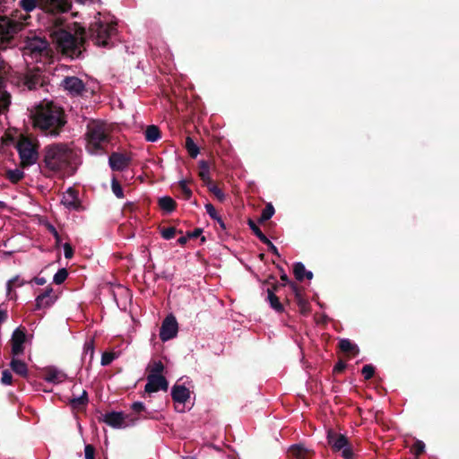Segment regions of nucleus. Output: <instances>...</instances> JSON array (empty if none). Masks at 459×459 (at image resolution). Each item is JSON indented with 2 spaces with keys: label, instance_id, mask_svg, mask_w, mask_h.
<instances>
[{
  "label": "nucleus",
  "instance_id": "obj_1",
  "mask_svg": "<svg viewBox=\"0 0 459 459\" xmlns=\"http://www.w3.org/2000/svg\"><path fill=\"white\" fill-rule=\"evenodd\" d=\"M65 22L61 17L55 18L50 36L59 52L72 59L78 58L85 50L86 30L84 28H80L78 30L80 37H77L65 28Z\"/></svg>",
  "mask_w": 459,
  "mask_h": 459
},
{
  "label": "nucleus",
  "instance_id": "obj_2",
  "mask_svg": "<svg viewBox=\"0 0 459 459\" xmlns=\"http://www.w3.org/2000/svg\"><path fill=\"white\" fill-rule=\"evenodd\" d=\"M33 126L45 135L57 136L66 124L64 109L53 102L43 101L32 115Z\"/></svg>",
  "mask_w": 459,
  "mask_h": 459
},
{
  "label": "nucleus",
  "instance_id": "obj_3",
  "mask_svg": "<svg viewBox=\"0 0 459 459\" xmlns=\"http://www.w3.org/2000/svg\"><path fill=\"white\" fill-rule=\"evenodd\" d=\"M39 167L43 173L61 172L71 166L77 157L75 152L66 143H58L45 146Z\"/></svg>",
  "mask_w": 459,
  "mask_h": 459
},
{
  "label": "nucleus",
  "instance_id": "obj_4",
  "mask_svg": "<svg viewBox=\"0 0 459 459\" xmlns=\"http://www.w3.org/2000/svg\"><path fill=\"white\" fill-rule=\"evenodd\" d=\"M86 150L89 153L101 155L108 152L107 147L111 137L106 130L105 125L100 121H91L87 125L85 133Z\"/></svg>",
  "mask_w": 459,
  "mask_h": 459
},
{
  "label": "nucleus",
  "instance_id": "obj_5",
  "mask_svg": "<svg viewBox=\"0 0 459 459\" xmlns=\"http://www.w3.org/2000/svg\"><path fill=\"white\" fill-rule=\"evenodd\" d=\"M117 24L108 23L97 21L90 24L86 37H88L96 46L111 48L112 37L117 33Z\"/></svg>",
  "mask_w": 459,
  "mask_h": 459
},
{
  "label": "nucleus",
  "instance_id": "obj_6",
  "mask_svg": "<svg viewBox=\"0 0 459 459\" xmlns=\"http://www.w3.org/2000/svg\"><path fill=\"white\" fill-rule=\"evenodd\" d=\"M38 5L46 13L57 14L68 12L72 7V0H21L20 6L30 13Z\"/></svg>",
  "mask_w": 459,
  "mask_h": 459
},
{
  "label": "nucleus",
  "instance_id": "obj_7",
  "mask_svg": "<svg viewBox=\"0 0 459 459\" xmlns=\"http://www.w3.org/2000/svg\"><path fill=\"white\" fill-rule=\"evenodd\" d=\"M38 148L39 145L28 137H22L18 141L16 149L20 158V167L22 169H26L39 162Z\"/></svg>",
  "mask_w": 459,
  "mask_h": 459
},
{
  "label": "nucleus",
  "instance_id": "obj_8",
  "mask_svg": "<svg viewBox=\"0 0 459 459\" xmlns=\"http://www.w3.org/2000/svg\"><path fill=\"white\" fill-rule=\"evenodd\" d=\"M326 438L333 452H342V456L344 459L354 458L352 446L351 445L348 437L343 434L337 433L333 429H330L327 430Z\"/></svg>",
  "mask_w": 459,
  "mask_h": 459
},
{
  "label": "nucleus",
  "instance_id": "obj_9",
  "mask_svg": "<svg viewBox=\"0 0 459 459\" xmlns=\"http://www.w3.org/2000/svg\"><path fill=\"white\" fill-rule=\"evenodd\" d=\"M21 22L11 20L7 17H0V49H5L11 43L14 35L23 29Z\"/></svg>",
  "mask_w": 459,
  "mask_h": 459
},
{
  "label": "nucleus",
  "instance_id": "obj_10",
  "mask_svg": "<svg viewBox=\"0 0 459 459\" xmlns=\"http://www.w3.org/2000/svg\"><path fill=\"white\" fill-rule=\"evenodd\" d=\"M139 418L134 417L132 414H126L122 411L107 412L100 418V420L105 422L114 429L126 428L134 425Z\"/></svg>",
  "mask_w": 459,
  "mask_h": 459
},
{
  "label": "nucleus",
  "instance_id": "obj_11",
  "mask_svg": "<svg viewBox=\"0 0 459 459\" xmlns=\"http://www.w3.org/2000/svg\"><path fill=\"white\" fill-rule=\"evenodd\" d=\"M178 324L173 315H169L163 320L160 329V338L162 342H167L177 336Z\"/></svg>",
  "mask_w": 459,
  "mask_h": 459
},
{
  "label": "nucleus",
  "instance_id": "obj_12",
  "mask_svg": "<svg viewBox=\"0 0 459 459\" xmlns=\"http://www.w3.org/2000/svg\"><path fill=\"white\" fill-rule=\"evenodd\" d=\"M169 388V382L162 375L149 374L147 376V384L144 386V392L152 394L160 390L167 391Z\"/></svg>",
  "mask_w": 459,
  "mask_h": 459
},
{
  "label": "nucleus",
  "instance_id": "obj_13",
  "mask_svg": "<svg viewBox=\"0 0 459 459\" xmlns=\"http://www.w3.org/2000/svg\"><path fill=\"white\" fill-rule=\"evenodd\" d=\"M131 163V158L125 153L112 152L108 158V164L113 171H123Z\"/></svg>",
  "mask_w": 459,
  "mask_h": 459
},
{
  "label": "nucleus",
  "instance_id": "obj_14",
  "mask_svg": "<svg viewBox=\"0 0 459 459\" xmlns=\"http://www.w3.org/2000/svg\"><path fill=\"white\" fill-rule=\"evenodd\" d=\"M63 87L73 95H82L85 91L83 82L75 76H68L63 80Z\"/></svg>",
  "mask_w": 459,
  "mask_h": 459
},
{
  "label": "nucleus",
  "instance_id": "obj_15",
  "mask_svg": "<svg viewBox=\"0 0 459 459\" xmlns=\"http://www.w3.org/2000/svg\"><path fill=\"white\" fill-rule=\"evenodd\" d=\"M290 290L294 294L295 301L302 315H307L310 312L309 302L302 295V288L296 282L290 283Z\"/></svg>",
  "mask_w": 459,
  "mask_h": 459
},
{
  "label": "nucleus",
  "instance_id": "obj_16",
  "mask_svg": "<svg viewBox=\"0 0 459 459\" xmlns=\"http://www.w3.org/2000/svg\"><path fill=\"white\" fill-rule=\"evenodd\" d=\"M247 224L249 228L252 230L253 233L268 247V250L272 252L273 255L280 256L278 248L272 243V241L263 233L260 228L256 225V223L252 220L248 219Z\"/></svg>",
  "mask_w": 459,
  "mask_h": 459
},
{
  "label": "nucleus",
  "instance_id": "obj_17",
  "mask_svg": "<svg viewBox=\"0 0 459 459\" xmlns=\"http://www.w3.org/2000/svg\"><path fill=\"white\" fill-rule=\"evenodd\" d=\"M24 84L29 90H35L43 85L41 71L38 68L28 71L24 75Z\"/></svg>",
  "mask_w": 459,
  "mask_h": 459
},
{
  "label": "nucleus",
  "instance_id": "obj_18",
  "mask_svg": "<svg viewBox=\"0 0 459 459\" xmlns=\"http://www.w3.org/2000/svg\"><path fill=\"white\" fill-rule=\"evenodd\" d=\"M289 456L295 459H310L314 451L306 447L303 444L292 445L288 450Z\"/></svg>",
  "mask_w": 459,
  "mask_h": 459
},
{
  "label": "nucleus",
  "instance_id": "obj_19",
  "mask_svg": "<svg viewBox=\"0 0 459 459\" xmlns=\"http://www.w3.org/2000/svg\"><path fill=\"white\" fill-rule=\"evenodd\" d=\"M62 204L69 209L79 210L81 207V202L78 198V192L75 189L69 187L63 196Z\"/></svg>",
  "mask_w": 459,
  "mask_h": 459
},
{
  "label": "nucleus",
  "instance_id": "obj_20",
  "mask_svg": "<svg viewBox=\"0 0 459 459\" xmlns=\"http://www.w3.org/2000/svg\"><path fill=\"white\" fill-rule=\"evenodd\" d=\"M53 289L48 287L41 294L36 298V309H41L43 307H48L54 304L56 297L52 295Z\"/></svg>",
  "mask_w": 459,
  "mask_h": 459
},
{
  "label": "nucleus",
  "instance_id": "obj_21",
  "mask_svg": "<svg viewBox=\"0 0 459 459\" xmlns=\"http://www.w3.org/2000/svg\"><path fill=\"white\" fill-rule=\"evenodd\" d=\"M171 397L174 403L185 404L190 398V391L183 385H174L171 388Z\"/></svg>",
  "mask_w": 459,
  "mask_h": 459
},
{
  "label": "nucleus",
  "instance_id": "obj_22",
  "mask_svg": "<svg viewBox=\"0 0 459 459\" xmlns=\"http://www.w3.org/2000/svg\"><path fill=\"white\" fill-rule=\"evenodd\" d=\"M66 377V375L54 367H49L45 370L44 379L49 383H61Z\"/></svg>",
  "mask_w": 459,
  "mask_h": 459
},
{
  "label": "nucleus",
  "instance_id": "obj_23",
  "mask_svg": "<svg viewBox=\"0 0 459 459\" xmlns=\"http://www.w3.org/2000/svg\"><path fill=\"white\" fill-rule=\"evenodd\" d=\"M12 370L22 377L27 378L29 377V369L27 364L18 359L13 358L10 362Z\"/></svg>",
  "mask_w": 459,
  "mask_h": 459
},
{
  "label": "nucleus",
  "instance_id": "obj_24",
  "mask_svg": "<svg viewBox=\"0 0 459 459\" xmlns=\"http://www.w3.org/2000/svg\"><path fill=\"white\" fill-rule=\"evenodd\" d=\"M339 348L342 352H344L348 355H351L352 357H355L359 352V349L357 346V344L353 343L349 339H342L339 342Z\"/></svg>",
  "mask_w": 459,
  "mask_h": 459
},
{
  "label": "nucleus",
  "instance_id": "obj_25",
  "mask_svg": "<svg viewBox=\"0 0 459 459\" xmlns=\"http://www.w3.org/2000/svg\"><path fill=\"white\" fill-rule=\"evenodd\" d=\"M88 393L82 390V394L79 397H71L69 399V404L73 409L80 410L88 404Z\"/></svg>",
  "mask_w": 459,
  "mask_h": 459
},
{
  "label": "nucleus",
  "instance_id": "obj_26",
  "mask_svg": "<svg viewBox=\"0 0 459 459\" xmlns=\"http://www.w3.org/2000/svg\"><path fill=\"white\" fill-rule=\"evenodd\" d=\"M144 137L147 142H157L161 137L159 126L155 125L148 126L144 131Z\"/></svg>",
  "mask_w": 459,
  "mask_h": 459
},
{
  "label": "nucleus",
  "instance_id": "obj_27",
  "mask_svg": "<svg viewBox=\"0 0 459 459\" xmlns=\"http://www.w3.org/2000/svg\"><path fill=\"white\" fill-rule=\"evenodd\" d=\"M159 206L160 209L167 212L170 213L177 208V203L176 201L171 198L170 196H163L159 199Z\"/></svg>",
  "mask_w": 459,
  "mask_h": 459
},
{
  "label": "nucleus",
  "instance_id": "obj_28",
  "mask_svg": "<svg viewBox=\"0 0 459 459\" xmlns=\"http://www.w3.org/2000/svg\"><path fill=\"white\" fill-rule=\"evenodd\" d=\"M267 301L276 312L282 313L284 311L282 303L280 302L278 296L273 292V290H267Z\"/></svg>",
  "mask_w": 459,
  "mask_h": 459
},
{
  "label": "nucleus",
  "instance_id": "obj_29",
  "mask_svg": "<svg viewBox=\"0 0 459 459\" xmlns=\"http://www.w3.org/2000/svg\"><path fill=\"white\" fill-rule=\"evenodd\" d=\"M205 210H206V212L209 214V216L212 220L217 221V223L219 224V226L221 230H225L227 229L224 221L222 220V218L221 216L218 215L214 206L212 204H210V203L206 204Z\"/></svg>",
  "mask_w": 459,
  "mask_h": 459
},
{
  "label": "nucleus",
  "instance_id": "obj_30",
  "mask_svg": "<svg viewBox=\"0 0 459 459\" xmlns=\"http://www.w3.org/2000/svg\"><path fill=\"white\" fill-rule=\"evenodd\" d=\"M25 177V174L22 170L19 169H7L5 172V178L12 183V184H17L22 179H23Z\"/></svg>",
  "mask_w": 459,
  "mask_h": 459
},
{
  "label": "nucleus",
  "instance_id": "obj_31",
  "mask_svg": "<svg viewBox=\"0 0 459 459\" xmlns=\"http://www.w3.org/2000/svg\"><path fill=\"white\" fill-rule=\"evenodd\" d=\"M164 364L160 360H152L148 364V367L146 370L149 372V374L153 375H162V372L164 371Z\"/></svg>",
  "mask_w": 459,
  "mask_h": 459
},
{
  "label": "nucleus",
  "instance_id": "obj_32",
  "mask_svg": "<svg viewBox=\"0 0 459 459\" xmlns=\"http://www.w3.org/2000/svg\"><path fill=\"white\" fill-rule=\"evenodd\" d=\"M185 147L190 157L195 158L198 155L199 148L191 137L186 138Z\"/></svg>",
  "mask_w": 459,
  "mask_h": 459
},
{
  "label": "nucleus",
  "instance_id": "obj_33",
  "mask_svg": "<svg viewBox=\"0 0 459 459\" xmlns=\"http://www.w3.org/2000/svg\"><path fill=\"white\" fill-rule=\"evenodd\" d=\"M274 208L272 204H266V206L263 209L260 218L258 219L259 223H264L266 221L270 220L274 214Z\"/></svg>",
  "mask_w": 459,
  "mask_h": 459
},
{
  "label": "nucleus",
  "instance_id": "obj_34",
  "mask_svg": "<svg viewBox=\"0 0 459 459\" xmlns=\"http://www.w3.org/2000/svg\"><path fill=\"white\" fill-rule=\"evenodd\" d=\"M178 190L185 200H189L193 195L192 190L187 186V180L186 179L178 182Z\"/></svg>",
  "mask_w": 459,
  "mask_h": 459
},
{
  "label": "nucleus",
  "instance_id": "obj_35",
  "mask_svg": "<svg viewBox=\"0 0 459 459\" xmlns=\"http://www.w3.org/2000/svg\"><path fill=\"white\" fill-rule=\"evenodd\" d=\"M306 272L305 265L301 262L293 264V273L297 281H302Z\"/></svg>",
  "mask_w": 459,
  "mask_h": 459
},
{
  "label": "nucleus",
  "instance_id": "obj_36",
  "mask_svg": "<svg viewBox=\"0 0 459 459\" xmlns=\"http://www.w3.org/2000/svg\"><path fill=\"white\" fill-rule=\"evenodd\" d=\"M26 340L25 333L21 330L20 328H17L14 330L12 335L11 342L12 343H18V344H23Z\"/></svg>",
  "mask_w": 459,
  "mask_h": 459
},
{
  "label": "nucleus",
  "instance_id": "obj_37",
  "mask_svg": "<svg viewBox=\"0 0 459 459\" xmlns=\"http://www.w3.org/2000/svg\"><path fill=\"white\" fill-rule=\"evenodd\" d=\"M111 189H112L113 194L117 198H123L125 196L124 195L123 188H122L120 183L118 182V180L117 179L116 177L112 178V180H111Z\"/></svg>",
  "mask_w": 459,
  "mask_h": 459
},
{
  "label": "nucleus",
  "instance_id": "obj_38",
  "mask_svg": "<svg viewBox=\"0 0 459 459\" xmlns=\"http://www.w3.org/2000/svg\"><path fill=\"white\" fill-rule=\"evenodd\" d=\"M68 277V272L65 268L59 269L54 275V283L59 285L62 284Z\"/></svg>",
  "mask_w": 459,
  "mask_h": 459
},
{
  "label": "nucleus",
  "instance_id": "obj_39",
  "mask_svg": "<svg viewBox=\"0 0 459 459\" xmlns=\"http://www.w3.org/2000/svg\"><path fill=\"white\" fill-rule=\"evenodd\" d=\"M200 178L210 177V164L207 160L199 161V173Z\"/></svg>",
  "mask_w": 459,
  "mask_h": 459
},
{
  "label": "nucleus",
  "instance_id": "obj_40",
  "mask_svg": "<svg viewBox=\"0 0 459 459\" xmlns=\"http://www.w3.org/2000/svg\"><path fill=\"white\" fill-rule=\"evenodd\" d=\"M11 104V95L7 91H4L0 99V113L8 108Z\"/></svg>",
  "mask_w": 459,
  "mask_h": 459
},
{
  "label": "nucleus",
  "instance_id": "obj_41",
  "mask_svg": "<svg viewBox=\"0 0 459 459\" xmlns=\"http://www.w3.org/2000/svg\"><path fill=\"white\" fill-rule=\"evenodd\" d=\"M131 409L133 410V411L134 413L144 412L145 414L143 415V418H145V419L150 417V412H148L146 411V408H145L144 404L142 402H134L131 405Z\"/></svg>",
  "mask_w": 459,
  "mask_h": 459
},
{
  "label": "nucleus",
  "instance_id": "obj_42",
  "mask_svg": "<svg viewBox=\"0 0 459 459\" xmlns=\"http://www.w3.org/2000/svg\"><path fill=\"white\" fill-rule=\"evenodd\" d=\"M361 373L365 378V380H369L373 377L375 374V367L371 364H367L363 366L361 369Z\"/></svg>",
  "mask_w": 459,
  "mask_h": 459
},
{
  "label": "nucleus",
  "instance_id": "obj_43",
  "mask_svg": "<svg viewBox=\"0 0 459 459\" xmlns=\"http://www.w3.org/2000/svg\"><path fill=\"white\" fill-rule=\"evenodd\" d=\"M29 48L31 50V52L41 53L46 48V42L42 40L30 42L29 44Z\"/></svg>",
  "mask_w": 459,
  "mask_h": 459
},
{
  "label": "nucleus",
  "instance_id": "obj_44",
  "mask_svg": "<svg viewBox=\"0 0 459 459\" xmlns=\"http://www.w3.org/2000/svg\"><path fill=\"white\" fill-rule=\"evenodd\" d=\"M219 201L223 202L225 200V194L215 184L211 186L208 189Z\"/></svg>",
  "mask_w": 459,
  "mask_h": 459
},
{
  "label": "nucleus",
  "instance_id": "obj_45",
  "mask_svg": "<svg viewBox=\"0 0 459 459\" xmlns=\"http://www.w3.org/2000/svg\"><path fill=\"white\" fill-rule=\"evenodd\" d=\"M177 230L174 227L163 228L160 234L164 239H171L175 237Z\"/></svg>",
  "mask_w": 459,
  "mask_h": 459
},
{
  "label": "nucleus",
  "instance_id": "obj_46",
  "mask_svg": "<svg viewBox=\"0 0 459 459\" xmlns=\"http://www.w3.org/2000/svg\"><path fill=\"white\" fill-rule=\"evenodd\" d=\"M411 450H412V453L416 455V456H419L420 455H422L425 451V444L420 441V440H417L412 447H411Z\"/></svg>",
  "mask_w": 459,
  "mask_h": 459
},
{
  "label": "nucleus",
  "instance_id": "obj_47",
  "mask_svg": "<svg viewBox=\"0 0 459 459\" xmlns=\"http://www.w3.org/2000/svg\"><path fill=\"white\" fill-rule=\"evenodd\" d=\"M1 383L4 385H10L13 384V375L8 369H4L2 372Z\"/></svg>",
  "mask_w": 459,
  "mask_h": 459
},
{
  "label": "nucleus",
  "instance_id": "obj_48",
  "mask_svg": "<svg viewBox=\"0 0 459 459\" xmlns=\"http://www.w3.org/2000/svg\"><path fill=\"white\" fill-rule=\"evenodd\" d=\"M116 359V354L113 352H104L101 356V365L108 366Z\"/></svg>",
  "mask_w": 459,
  "mask_h": 459
},
{
  "label": "nucleus",
  "instance_id": "obj_49",
  "mask_svg": "<svg viewBox=\"0 0 459 459\" xmlns=\"http://www.w3.org/2000/svg\"><path fill=\"white\" fill-rule=\"evenodd\" d=\"M47 229L55 238L56 244L59 245L61 242V237H60L59 233L57 232L56 229L50 223L47 224Z\"/></svg>",
  "mask_w": 459,
  "mask_h": 459
},
{
  "label": "nucleus",
  "instance_id": "obj_50",
  "mask_svg": "<svg viewBox=\"0 0 459 459\" xmlns=\"http://www.w3.org/2000/svg\"><path fill=\"white\" fill-rule=\"evenodd\" d=\"M85 459H95V448L92 445H86L84 448Z\"/></svg>",
  "mask_w": 459,
  "mask_h": 459
},
{
  "label": "nucleus",
  "instance_id": "obj_51",
  "mask_svg": "<svg viewBox=\"0 0 459 459\" xmlns=\"http://www.w3.org/2000/svg\"><path fill=\"white\" fill-rule=\"evenodd\" d=\"M347 365L343 360H339L333 367V374H340L343 372L346 368Z\"/></svg>",
  "mask_w": 459,
  "mask_h": 459
},
{
  "label": "nucleus",
  "instance_id": "obj_52",
  "mask_svg": "<svg viewBox=\"0 0 459 459\" xmlns=\"http://www.w3.org/2000/svg\"><path fill=\"white\" fill-rule=\"evenodd\" d=\"M64 252H65V257L66 259H71L74 256V249L69 243H65L64 245Z\"/></svg>",
  "mask_w": 459,
  "mask_h": 459
},
{
  "label": "nucleus",
  "instance_id": "obj_53",
  "mask_svg": "<svg viewBox=\"0 0 459 459\" xmlns=\"http://www.w3.org/2000/svg\"><path fill=\"white\" fill-rule=\"evenodd\" d=\"M23 344L12 343V353L14 356L20 355L23 352Z\"/></svg>",
  "mask_w": 459,
  "mask_h": 459
},
{
  "label": "nucleus",
  "instance_id": "obj_54",
  "mask_svg": "<svg viewBox=\"0 0 459 459\" xmlns=\"http://www.w3.org/2000/svg\"><path fill=\"white\" fill-rule=\"evenodd\" d=\"M277 268L279 269V271L281 272V280L283 281V284L286 285L288 284L290 287V283L292 281H290L288 275L286 274V273L284 272L283 268L280 265H277Z\"/></svg>",
  "mask_w": 459,
  "mask_h": 459
},
{
  "label": "nucleus",
  "instance_id": "obj_55",
  "mask_svg": "<svg viewBox=\"0 0 459 459\" xmlns=\"http://www.w3.org/2000/svg\"><path fill=\"white\" fill-rule=\"evenodd\" d=\"M202 232H203L202 229L196 228L193 231L188 232L186 235H187L188 238H196L199 236H201Z\"/></svg>",
  "mask_w": 459,
  "mask_h": 459
},
{
  "label": "nucleus",
  "instance_id": "obj_56",
  "mask_svg": "<svg viewBox=\"0 0 459 459\" xmlns=\"http://www.w3.org/2000/svg\"><path fill=\"white\" fill-rule=\"evenodd\" d=\"M14 0H0V12H4Z\"/></svg>",
  "mask_w": 459,
  "mask_h": 459
},
{
  "label": "nucleus",
  "instance_id": "obj_57",
  "mask_svg": "<svg viewBox=\"0 0 459 459\" xmlns=\"http://www.w3.org/2000/svg\"><path fill=\"white\" fill-rule=\"evenodd\" d=\"M84 351L85 353L87 354L88 352L91 353V357L93 356V352H94V349H93V344L92 342H86L84 344Z\"/></svg>",
  "mask_w": 459,
  "mask_h": 459
},
{
  "label": "nucleus",
  "instance_id": "obj_58",
  "mask_svg": "<svg viewBox=\"0 0 459 459\" xmlns=\"http://www.w3.org/2000/svg\"><path fill=\"white\" fill-rule=\"evenodd\" d=\"M19 280V277L16 276V277H13V279L9 280L8 282H7V290H8V294L11 292L12 289H13V286L17 283Z\"/></svg>",
  "mask_w": 459,
  "mask_h": 459
},
{
  "label": "nucleus",
  "instance_id": "obj_59",
  "mask_svg": "<svg viewBox=\"0 0 459 459\" xmlns=\"http://www.w3.org/2000/svg\"><path fill=\"white\" fill-rule=\"evenodd\" d=\"M8 318V313L6 309H0V324L5 322Z\"/></svg>",
  "mask_w": 459,
  "mask_h": 459
},
{
  "label": "nucleus",
  "instance_id": "obj_60",
  "mask_svg": "<svg viewBox=\"0 0 459 459\" xmlns=\"http://www.w3.org/2000/svg\"><path fill=\"white\" fill-rule=\"evenodd\" d=\"M284 284L283 283H278V282H274L272 286V288H268L267 290H273V292L275 294L276 291H279V290L283 287Z\"/></svg>",
  "mask_w": 459,
  "mask_h": 459
},
{
  "label": "nucleus",
  "instance_id": "obj_61",
  "mask_svg": "<svg viewBox=\"0 0 459 459\" xmlns=\"http://www.w3.org/2000/svg\"><path fill=\"white\" fill-rule=\"evenodd\" d=\"M201 180L208 187V189L210 188L211 186L214 185V183H213L212 179L211 178V177H208V178H202Z\"/></svg>",
  "mask_w": 459,
  "mask_h": 459
},
{
  "label": "nucleus",
  "instance_id": "obj_62",
  "mask_svg": "<svg viewBox=\"0 0 459 459\" xmlns=\"http://www.w3.org/2000/svg\"><path fill=\"white\" fill-rule=\"evenodd\" d=\"M135 208V205L134 203L132 202H127L125 206H124V210L125 211H129V212H133Z\"/></svg>",
  "mask_w": 459,
  "mask_h": 459
},
{
  "label": "nucleus",
  "instance_id": "obj_63",
  "mask_svg": "<svg viewBox=\"0 0 459 459\" xmlns=\"http://www.w3.org/2000/svg\"><path fill=\"white\" fill-rule=\"evenodd\" d=\"M188 239H189V238H188L187 235H186V236H182V237H180V238L178 239V243L179 245L183 246V245H185V244L187 242V240H188Z\"/></svg>",
  "mask_w": 459,
  "mask_h": 459
},
{
  "label": "nucleus",
  "instance_id": "obj_64",
  "mask_svg": "<svg viewBox=\"0 0 459 459\" xmlns=\"http://www.w3.org/2000/svg\"><path fill=\"white\" fill-rule=\"evenodd\" d=\"M34 281L38 285H44L46 283L45 278L36 277V278H34Z\"/></svg>",
  "mask_w": 459,
  "mask_h": 459
}]
</instances>
